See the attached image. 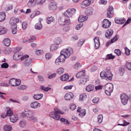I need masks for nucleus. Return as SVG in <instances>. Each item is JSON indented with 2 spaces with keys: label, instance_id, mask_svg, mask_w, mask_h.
<instances>
[{
  "label": "nucleus",
  "instance_id": "nucleus-1",
  "mask_svg": "<svg viewBox=\"0 0 131 131\" xmlns=\"http://www.w3.org/2000/svg\"><path fill=\"white\" fill-rule=\"evenodd\" d=\"M105 71H103L101 73L100 75L101 78L107 81L111 80L112 74L110 71V67H106Z\"/></svg>",
  "mask_w": 131,
  "mask_h": 131
},
{
  "label": "nucleus",
  "instance_id": "nucleus-2",
  "mask_svg": "<svg viewBox=\"0 0 131 131\" xmlns=\"http://www.w3.org/2000/svg\"><path fill=\"white\" fill-rule=\"evenodd\" d=\"M63 114V113H62L59 109L56 108L54 109V111L51 112L50 115V117L53 119L58 120H59L60 118V115L58 114Z\"/></svg>",
  "mask_w": 131,
  "mask_h": 131
},
{
  "label": "nucleus",
  "instance_id": "nucleus-3",
  "mask_svg": "<svg viewBox=\"0 0 131 131\" xmlns=\"http://www.w3.org/2000/svg\"><path fill=\"white\" fill-rule=\"evenodd\" d=\"M64 15L60 17L59 19V23L60 25H64L66 24L69 25L71 24L70 20L68 18Z\"/></svg>",
  "mask_w": 131,
  "mask_h": 131
},
{
  "label": "nucleus",
  "instance_id": "nucleus-4",
  "mask_svg": "<svg viewBox=\"0 0 131 131\" xmlns=\"http://www.w3.org/2000/svg\"><path fill=\"white\" fill-rule=\"evenodd\" d=\"M73 49L70 47L64 49L61 51L62 53L64 54L68 58L73 53Z\"/></svg>",
  "mask_w": 131,
  "mask_h": 131
},
{
  "label": "nucleus",
  "instance_id": "nucleus-5",
  "mask_svg": "<svg viewBox=\"0 0 131 131\" xmlns=\"http://www.w3.org/2000/svg\"><path fill=\"white\" fill-rule=\"evenodd\" d=\"M73 49L70 47L64 49L61 51L62 53L64 54L68 58L73 53Z\"/></svg>",
  "mask_w": 131,
  "mask_h": 131
},
{
  "label": "nucleus",
  "instance_id": "nucleus-6",
  "mask_svg": "<svg viewBox=\"0 0 131 131\" xmlns=\"http://www.w3.org/2000/svg\"><path fill=\"white\" fill-rule=\"evenodd\" d=\"M113 86L111 83L106 84L105 86V93L107 95L110 96L113 91Z\"/></svg>",
  "mask_w": 131,
  "mask_h": 131
},
{
  "label": "nucleus",
  "instance_id": "nucleus-7",
  "mask_svg": "<svg viewBox=\"0 0 131 131\" xmlns=\"http://www.w3.org/2000/svg\"><path fill=\"white\" fill-rule=\"evenodd\" d=\"M76 10L74 8L69 9L65 12L64 15L66 17H71L75 13Z\"/></svg>",
  "mask_w": 131,
  "mask_h": 131
},
{
  "label": "nucleus",
  "instance_id": "nucleus-8",
  "mask_svg": "<svg viewBox=\"0 0 131 131\" xmlns=\"http://www.w3.org/2000/svg\"><path fill=\"white\" fill-rule=\"evenodd\" d=\"M29 56L27 55H26L24 56H22L21 55L19 54L18 53H15L13 56V58L15 60H18L21 59V60L28 58Z\"/></svg>",
  "mask_w": 131,
  "mask_h": 131
},
{
  "label": "nucleus",
  "instance_id": "nucleus-9",
  "mask_svg": "<svg viewBox=\"0 0 131 131\" xmlns=\"http://www.w3.org/2000/svg\"><path fill=\"white\" fill-rule=\"evenodd\" d=\"M21 81L19 79H15L14 78L11 79L9 81L10 84L13 86H16L20 84Z\"/></svg>",
  "mask_w": 131,
  "mask_h": 131
},
{
  "label": "nucleus",
  "instance_id": "nucleus-10",
  "mask_svg": "<svg viewBox=\"0 0 131 131\" xmlns=\"http://www.w3.org/2000/svg\"><path fill=\"white\" fill-rule=\"evenodd\" d=\"M121 98L122 102L123 105H125L127 103L129 98L126 94H121Z\"/></svg>",
  "mask_w": 131,
  "mask_h": 131
},
{
  "label": "nucleus",
  "instance_id": "nucleus-11",
  "mask_svg": "<svg viewBox=\"0 0 131 131\" xmlns=\"http://www.w3.org/2000/svg\"><path fill=\"white\" fill-rule=\"evenodd\" d=\"M18 19L14 18V17L12 18L10 20L9 23L10 25L13 26V27H17V25L16 24L18 23L19 21Z\"/></svg>",
  "mask_w": 131,
  "mask_h": 131
},
{
  "label": "nucleus",
  "instance_id": "nucleus-12",
  "mask_svg": "<svg viewBox=\"0 0 131 131\" xmlns=\"http://www.w3.org/2000/svg\"><path fill=\"white\" fill-rule=\"evenodd\" d=\"M33 112L29 110H25L22 113V115L23 116H26L29 118L33 115Z\"/></svg>",
  "mask_w": 131,
  "mask_h": 131
},
{
  "label": "nucleus",
  "instance_id": "nucleus-13",
  "mask_svg": "<svg viewBox=\"0 0 131 131\" xmlns=\"http://www.w3.org/2000/svg\"><path fill=\"white\" fill-rule=\"evenodd\" d=\"M57 8V4L54 2H51L48 6V8L50 11H53Z\"/></svg>",
  "mask_w": 131,
  "mask_h": 131
},
{
  "label": "nucleus",
  "instance_id": "nucleus-14",
  "mask_svg": "<svg viewBox=\"0 0 131 131\" xmlns=\"http://www.w3.org/2000/svg\"><path fill=\"white\" fill-rule=\"evenodd\" d=\"M115 22L118 24H122L124 23L126 21L125 19L123 18L116 17L115 18Z\"/></svg>",
  "mask_w": 131,
  "mask_h": 131
},
{
  "label": "nucleus",
  "instance_id": "nucleus-15",
  "mask_svg": "<svg viewBox=\"0 0 131 131\" xmlns=\"http://www.w3.org/2000/svg\"><path fill=\"white\" fill-rule=\"evenodd\" d=\"M103 27L104 28H108L110 26L111 23L107 19H105L103 21Z\"/></svg>",
  "mask_w": 131,
  "mask_h": 131
},
{
  "label": "nucleus",
  "instance_id": "nucleus-16",
  "mask_svg": "<svg viewBox=\"0 0 131 131\" xmlns=\"http://www.w3.org/2000/svg\"><path fill=\"white\" fill-rule=\"evenodd\" d=\"M41 106L40 104L37 102H34L30 103V107L34 109H37L39 107Z\"/></svg>",
  "mask_w": 131,
  "mask_h": 131
},
{
  "label": "nucleus",
  "instance_id": "nucleus-17",
  "mask_svg": "<svg viewBox=\"0 0 131 131\" xmlns=\"http://www.w3.org/2000/svg\"><path fill=\"white\" fill-rule=\"evenodd\" d=\"M13 114V112L11 109L9 108L7 111L6 114L2 113L1 115V117L3 118H5L7 116H9L12 115Z\"/></svg>",
  "mask_w": 131,
  "mask_h": 131
},
{
  "label": "nucleus",
  "instance_id": "nucleus-18",
  "mask_svg": "<svg viewBox=\"0 0 131 131\" xmlns=\"http://www.w3.org/2000/svg\"><path fill=\"white\" fill-rule=\"evenodd\" d=\"M91 2V0H85L83 1L81 4V7L85 8L89 6Z\"/></svg>",
  "mask_w": 131,
  "mask_h": 131
},
{
  "label": "nucleus",
  "instance_id": "nucleus-19",
  "mask_svg": "<svg viewBox=\"0 0 131 131\" xmlns=\"http://www.w3.org/2000/svg\"><path fill=\"white\" fill-rule=\"evenodd\" d=\"M74 97V94L71 92L66 93L64 96L65 99L67 100H70L72 99Z\"/></svg>",
  "mask_w": 131,
  "mask_h": 131
},
{
  "label": "nucleus",
  "instance_id": "nucleus-20",
  "mask_svg": "<svg viewBox=\"0 0 131 131\" xmlns=\"http://www.w3.org/2000/svg\"><path fill=\"white\" fill-rule=\"evenodd\" d=\"M113 10L112 7L110 6L108 9L107 12V17L109 18H111L113 16Z\"/></svg>",
  "mask_w": 131,
  "mask_h": 131
},
{
  "label": "nucleus",
  "instance_id": "nucleus-21",
  "mask_svg": "<svg viewBox=\"0 0 131 131\" xmlns=\"http://www.w3.org/2000/svg\"><path fill=\"white\" fill-rule=\"evenodd\" d=\"M94 40L95 43V48L97 49L99 47L100 45L99 38L98 37H96L94 38Z\"/></svg>",
  "mask_w": 131,
  "mask_h": 131
},
{
  "label": "nucleus",
  "instance_id": "nucleus-22",
  "mask_svg": "<svg viewBox=\"0 0 131 131\" xmlns=\"http://www.w3.org/2000/svg\"><path fill=\"white\" fill-rule=\"evenodd\" d=\"M113 30L111 29H109L106 30L105 34V36L107 38H110V37L113 34Z\"/></svg>",
  "mask_w": 131,
  "mask_h": 131
},
{
  "label": "nucleus",
  "instance_id": "nucleus-23",
  "mask_svg": "<svg viewBox=\"0 0 131 131\" xmlns=\"http://www.w3.org/2000/svg\"><path fill=\"white\" fill-rule=\"evenodd\" d=\"M10 119L12 122L14 123L16 122L18 119L17 115L16 114H13L10 116Z\"/></svg>",
  "mask_w": 131,
  "mask_h": 131
},
{
  "label": "nucleus",
  "instance_id": "nucleus-24",
  "mask_svg": "<svg viewBox=\"0 0 131 131\" xmlns=\"http://www.w3.org/2000/svg\"><path fill=\"white\" fill-rule=\"evenodd\" d=\"M81 109L80 107H78L77 111L78 112H80L79 115L81 117L84 116L86 114V110L85 109H82L80 110Z\"/></svg>",
  "mask_w": 131,
  "mask_h": 131
},
{
  "label": "nucleus",
  "instance_id": "nucleus-25",
  "mask_svg": "<svg viewBox=\"0 0 131 131\" xmlns=\"http://www.w3.org/2000/svg\"><path fill=\"white\" fill-rule=\"evenodd\" d=\"M26 124V121L24 119H23L19 121L18 125L20 127L23 128L25 127Z\"/></svg>",
  "mask_w": 131,
  "mask_h": 131
},
{
  "label": "nucleus",
  "instance_id": "nucleus-26",
  "mask_svg": "<svg viewBox=\"0 0 131 131\" xmlns=\"http://www.w3.org/2000/svg\"><path fill=\"white\" fill-rule=\"evenodd\" d=\"M32 63V60L31 59L29 58L25 60L24 64L26 66L28 67L31 66Z\"/></svg>",
  "mask_w": 131,
  "mask_h": 131
},
{
  "label": "nucleus",
  "instance_id": "nucleus-27",
  "mask_svg": "<svg viewBox=\"0 0 131 131\" xmlns=\"http://www.w3.org/2000/svg\"><path fill=\"white\" fill-rule=\"evenodd\" d=\"M85 70H83L82 71H80L79 73H78L76 75V77L78 78H80L85 77Z\"/></svg>",
  "mask_w": 131,
  "mask_h": 131
},
{
  "label": "nucleus",
  "instance_id": "nucleus-28",
  "mask_svg": "<svg viewBox=\"0 0 131 131\" xmlns=\"http://www.w3.org/2000/svg\"><path fill=\"white\" fill-rule=\"evenodd\" d=\"M36 3V0H29L27 5L28 7H31L34 6Z\"/></svg>",
  "mask_w": 131,
  "mask_h": 131
},
{
  "label": "nucleus",
  "instance_id": "nucleus-29",
  "mask_svg": "<svg viewBox=\"0 0 131 131\" xmlns=\"http://www.w3.org/2000/svg\"><path fill=\"white\" fill-rule=\"evenodd\" d=\"M88 18V16L81 15L79 16L78 19V21L80 22H82L86 20Z\"/></svg>",
  "mask_w": 131,
  "mask_h": 131
},
{
  "label": "nucleus",
  "instance_id": "nucleus-30",
  "mask_svg": "<svg viewBox=\"0 0 131 131\" xmlns=\"http://www.w3.org/2000/svg\"><path fill=\"white\" fill-rule=\"evenodd\" d=\"M89 78V76L88 75L84 77L82 79L80 80L79 84H85L87 81L88 80V79Z\"/></svg>",
  "mask_w": 131,
  "mask_h": 131
},
{
  "label": "nucleus",
  "instance_id": "nucleus-31",
  "mask_svg": "<svg viewBox=\"0 0 131 131\" xmlns=\"http://www.w3.org/2000/svg\"><path fill=\"white\" fill-rule=\"evenodd\" d=\"M60 55L58 57V58L60 59V61L62 63H64V62L66 59L68 58H67L64 54H63L60 52Z\"/></svg>",
  "mask_w": 131,
  "mask_h": 131
},
{
  "label": "nucleus",
  "instance_id": "nucleus-32",
  "mask_svg": "<svg viewBox=\"0 0 131 131\" xmlns=\"http://www.w3.org/2000/svg\"><path fill=\"white\" fill-rule=\"evenodd\" d=\"M6 16V14L4 12H0V22L3 21L5 19Z\"/></svg>",
  "mask_w": 131,
  "mask_h": 131
},
{
  "label": "nucleus",
  "instance_id": "nucleus-33",
  "mask_svg": "<svg viewBox=\"0 0 131 131\" xmlns=\"http://www.w3.org/2000/svg\"><path fill=\"white\" fill-rule=\"evenodd\" d=\"M69 78V75L68 74H64L62 75L60 77V79L62 81H65L68 80Z\"/></svg>",
  "mask_w": 131,
  "mask_h": 131
},
{
  "label": "nucleus",
  "instance_id": "nucleus-34",
  "mask_svg": "<svg viewBox=\"0 0 131 131\" xmlns=\"http://www.w3.org/2000/svg\"><path fill=\"white\" fill-rule=\"evenodd\" d=\"M94 88V87L93 85H89L86 87V90L87 91L90 92L92 91L93 90Z\"/></svg>",
  "mask_w": 131,
  "mask_h": 131
},
{
  "label": "nucleus",
  "instance_id": "nucleus-35",
  "mask_svg": "<svg viewBox=\"0 0 131 131\" xmlns=\"http://www.w3.org/2000/svg\"><path fill=\"white\" fill-rule=\"evenodd\" d=\"M43 95L42 94H34L33 96V97L34 99L36 100H39L41 99Z\"/></svg>",
  "mask_w": 131,
  "mask_h": 131
},
{
  "label": "nucleus",
  "instance_id": "nucleus-36",
  "mask_svg": "<svg viewBox=\"0 0 131 131\" xmlns=\"http://www.w3.org/2000/svg\"><path fill=\"white\" fill-rule=\"evenodd\" d=\"M7 31V30L3 27L0 26V34H5Z\"/></svg>",
  "mask_w": 131,
  "mask_h": 131
},
{
  "label": "nucleus",
  "instance_id": "nucleus-37",
  "mask_svg": "<svg viewBox=\"0 0 131 131\" xmlns=\"http://www.w3.org/2000/svg\"><path fill=\"white\" fill-rule=\"evenodd\" d=\"M35 28L37 30H40L42 28V25L41 23H37L35 25Z\"/></svg>",
  "mask_w": 131,
  "mask_h": 131
},
{
  "label": "nucleus",
  "instance_id": "nucleus-38",
  "mask_svg": "<svg viewBox=\"0 0 131 131\" xmlns=\"http://www.w3.org/2000/svg\"><path fill=\"white\" fill-rule=\"evenodd\" d=\"M4 129L6 131H9L12 130V127L10 125H6L4 126Z\"/></svg>",
  "mask_w": 131,
  "mask_h": 131
},
{
  "label": "nucleus",
  "instance_id": "nucleus-39",
  "mask_svg": "<svg viewBox=\"0 0 131 131\" xmlns=\"http://www.w3.org/2000/svg\"><path fill=\"white\" fill-rule=\"evenodd\" d=\"M57 48L58 47L57 45L56 44H53L50 46V50L51 51H53L56 50Z\"/></svg>",
  "mask_w": 131,
  "mask_h": 131
},
{
  "label": "nucleus",
  "instance_id": "nucleus-40",
  "mask_svg": "<svg viewBox=\"0 0 131 131\" xmlns=\"http://www.w3.org/2000/svg\"><path fill=\"white\" fill-rule=\"evenodd\" d=\"M4 43L5 46H9L10 45V41L8 39H5L3 41Z\"/></svg>",
  "mask_w": 131,
  "mask_h": 131
},
{
  "label": "nucleus",
  "instance_id": "nucleus-41",
  "mask_svg": "<svg viewBox=\"0 0 131 131\" xmlns=\"http://www.w3.org/2000/svg\"><path fill=\"white\" fill-rule=\"evenodd\" d=\"M87 97V95L85 93H83L80 96L79 100L82 101L85 99Z\"/></svg>",
  "mask_w": 131,
  "mask_h": 131
},
{
  "label": "nucleus",
  "instance_id": "nucleus-42",
  "mask_svg": "<svg viewBox=\"0 0 131 131\" xmlns=\"http://www.w3.org/2000/svg\"><path fill=\"white\" fill-rule=\"evenodd\" d=\"M53 18L52 17H48L47 18L46 22L48 24H50L53 20Z\"/></svg>",
  "mask_w": 131,
  "mask_h": 131
},
{
  "label": "nucleus",
  "instance_id": "nucleus-43",
  "mask_svg": "<svg viewBox=\"0 0 131 131\" xmlns=\"http://www.w3.org/2000/svg\"><path fill=\"white\" fill-rule=\"evenodd\" d=\"M64 72V69L61 67L59 68L57 70V73L59 74H62Z\"/></svg>",
  "mask_w": 131,
  "mask_h": 131
},
{
  "label": "nucleus",
  "instance_id": "nucleus-44",
  "mask_svg": "<svg viewBox=\"0 0 131 131\" xmlns=\"http://www.w3.org/2000/svg\"><path fill=\"white\" fill-rule=\"evenodd\" d=\"M62 41L61 39L59 38H57L56 39L55 42L56 43V44L57 45H59L61 44L62 42Z\"/></svg>",
  "mask_w": 131,
  "mask_h": 131
},
{
  "label": "nucleus",
  "instance_id": "nucleus-45",
  "mask_svg": "<svg viewBox=\"0 0 131 131\" xmlns=\"http://www.w3.org/2000/svg\"><path fill=\"white\" fill-rule=\"evenodd\" d=\"M115 58V56H113L111 54H108L106 58V60H107L110 59H113Z\"/></svg>",
  "mask_w": 131,
  "mask_h": 131
},
{
  "label": "nucleus",
  "instance_id": "nucleus-46",
  "mask_svg": "<svg viewBox=\"0 0 131 131\" xmlns=\"http://www.w3.org/2000/svg\"><path fill=\"white\" fill-rule=\"evenodd\" d=\"M29 119L31 121L35 122L37 121V119L35 116L32 115L29 118Z\"/></svg>",
  "mask_w": 131,
  "mask_h": 131
},
{
  "label": "nucleus",
  "instance_id": "nucleus-47",
  "mask_svg": "<svg viewBox=\"0 0 131 131\" xmlns=\"http://www.w3.org/2000/svg\"><path fill=\"white\" fill-rule=\"evenodd\" d=\"M103 116L101 115H99L97 117L98 122L99 123H101L102 121Z\"/></svg>",
  "mask_w": 131,
  "mask_h": 131
},
{
  "label": "nucleus",
  "instance_id": "nucleus-48",
  "mask_svg": "<svg viewBox=\"0 0 131 131\" xmlns=\"http://www.w3.org/2000/svg\"><path fill=\"white\" fill-rule=\"evenodd\" d=\"M40 89L46 91H47L50 89V88L48 87H46L43 86H41L40 87Z\"/></svg>",
  "mask_w": 131,
  "mask_h": 131
},
{
  "label": "nucleus",
  "instance_id": "nucleus-49",
  "mask_svg": "<svg viewBox=\"0 0 131 131\" xmlns=\"http://www.w3.org/2000/svg\"><path fill=\"white\" fill-rule=\"evenodd\" d=\"M43 52V51L41 50H36L35 53L37 55H39L42 54Z\"/></svg>",
  "mask_w": 131,
  "mask_h": 131
},
{
  "label": "nucleus",
  "instance_id": "nucleus-50",
  "mask_svg": "<svg viewBox=\"0 0 131 131\" xmlns=\"http://www.w3.org/2000/svg\"><path fill=\"white\" fill-rule=\"evenodd\" d=\"M114 52L118 56H120L121 54L120 50L119 49H116L114 51Z\"/></svg>",
  "mask_w": 131,
  "mask_h": 131
},
{
  "label": "nucleus",
  "instance_id": "nucleus-51",
  "mask_svg": "<svg viewBox=\"0 0 131 131\" xmlns=\"http://www.w3.org/2000/svg\"><path fill=\"white\" fill-rule=\"evenodd\" d=\"M27 88V86L25 85H21L18 87L17 88L19 90H24L25 89Z\"/></svg>",
  "mask_w": 131,
  "mask_h": 131
},
{
  "label": "nucleus",
  "instance_id": "nucleus-52",
  "mask_svg": "<svg viewBox=\"0 0 131 131\" xmlns=\"http://www.w3.org/2000/svg\"><path fill=\"white\" fill-rule=\"evenodd\" d=\"M46 1V0H41L37 2V5H41Z\"/></svg>",
  "mask_w": 131,
  "mask_h": 131
},
{
  "label": "nucleus",
  "instance_id": "nucleus-53",
  "mask_svg": "<svg viewBox=\"0 0 131 131\" xmlns=\"http://www.w3.org/2000/svg\"><path fill=\"white\" fill-rule=\"evenodd\" d=\"M60 121L62 122H64V124H69V122L67 119H64V118H61L60 119Z\"/></svg>",
  "mask_w": 131,
  "mask_h": 131
},
{
  "label": "nucleus",
  "instance_id": "nucleus-54",
  "mask_svg": "<svg viewBox=\"0 0 131 131\" xmlns=\"http://www.w3.org/2000/svg\"><path fill=\"white\" fill-rule=\"evenodd\" d=\"M8 66V64L6 63H3L1 65V67L3 68H7Z\"/></svg>",
  "mask_w": 131,
  "mask_h": 131
},
{
  "label": "nucleus",
  "instance_id": "nucleus-55",
  "mask_svg": "<svg viewBox=\"0 0 131 131\" xmlns=\"http://www.w3.org/2000/svg\"><path fill=\"white\" fill-rule=\"evenodd\" d=\"M83 25V24L81 23L77 25L76 26L75 29L77 30L79 29Z\"/></svg>",
  "mask_w": 131,
  "mask_h": 131
},
{
  "label": "nucleus",
  "instance_id": "nucleus-56",
  "mask_svg": "<svg viewBox=\"0 0 131 131\" xmlns=\"http://www.w3.org/2000/svg\"><path fill=\"white\" fill-rule=\"evenodd\" d=\"M36 39V37L34 36H31L30 37V39H29L30 42H32L34 41Z\"/></svg>",
  "mask_w": 131,
  "mask_h": 131
},
{
  "label": "nucleus",
  "instance_id": "nucleus-57",
  "mask_svg": "<svg viewBox=\"0 0 131 131\" xmlns=\"http://www.w3.org/2000/svg\"><path fill=\"white\" fill-rule=\"evenodd\" d=\"M129 122H127L126 121H124L123 124H119L118 125L123 126H125L129 125Z\"/></svg>",
  "mask_w": 131,
  "mask_h": 131
},
{
  "label": "nucleus",
  "instance_id": "nucleus-58",
  "mask_svg": "<svg viewBox=\"0 0 131 131\" xmlns=\"http://www.w3.org/2000/svg\"><path fill=\"white\" fill-rule=\"evenodd\" d=\"M76 107V106L75 105L73 104H70V108L72 110H74Z\"/></svg>",
  "mask_w": 131,
  "mask_h": 131
},
{
  "label": "nucleus",
  "instance_id": "nucleus-59",
  "mask_svg": "<svg viewBox=\"0 0 131 131\" xmlns=\"http://www.w3.org/2000/svg\"><path fill=\"white\" fill-rule=\"evenodd\" d=\"M27 26V23L26 22H24L22 23V28L23 29H25Z\"/></svg>",
  "mask_w": 131,
  "mask_h": 131
},
{
  "label": "nucleus",
  "instance_id": "nucleus-60",
  "mask_svg": "<svg viewBox=\"0 0 131 131\" xmlns=\"http://www.w3.org/2000/svg\"><path fill=\"white\" fill-rule=\"evenodd\" d=\"M81 66L80 64L78 62L74 66V68L75 69H78Z\"/></svg>",
  "mask_w": 131,
  "mask_h": 131
},
{
  "label": "nucleus",
  "instance_id": "nucleus-61",
  "mask_svg": "<svg viewBox=\"0 0 131 131\" xmlns=\"http://www.w3.org/2000/svg\"><path fill=\"white\" fill-rule=\"evenodd\" d=\"M125 54L127 55H128L130 53V51L126 47L125 48Z\"/></svg>",
  "mask_w": 131,
  "mask_h": 131
},
{
  "label": "nucleus",
  "instance_id": "nucleus-62",
  "mask_svg": "<svg viewBox=\"0 0 131 131\" xmlns=\"http://www.w3.org/2000/svg\"><path fill=\"white\" fill-rule=\"evenodd\" d=\"M55 63L56 65H59L60 63H61L60 61V59L58 57L55 60Z\"/></svg>",
  "mask_w": 131,
  "mask_h": 131
},
{
  "label": "nucleus",
  "instance_id": "nucleus-63",
  "mask_svg": "<svg viewBox=\"0 0 131 131\" xmlns=\"http://www.w3.org/2000/svg\"><path fill=\"white\" fill-rule=\"evenodd\" d=\"M99 101V99L98 98L95 97L92 100L93 102L94 103H97Z\"/></svg>",
  "mask_w": 131,
  "mask_h": 131
},
{
  "label": "nucleus",
  "instance_id": "nucleus-64",
  "mask_svg": "<svg viewBox=\"0 0 131 131\" xmlns=\"http://www.w3.org/2000/svg\"><path fill=\"white\" fill-rule=\"evenodd\" d=\"M126 66L128 69L131 70V63L129 62L127 63Z\"/></svg>",
  "mask_w": 131,
  "mask_h": 131
}]
</instances>
